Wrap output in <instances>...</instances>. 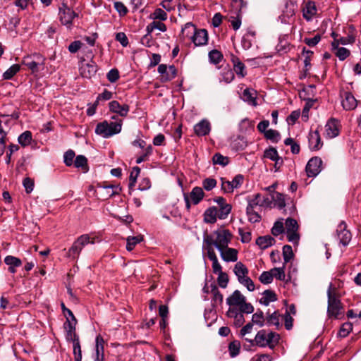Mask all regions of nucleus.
Instances as JSON below:
<instances>
[{
  "label": "nucleus",
  "instance_id": "f257e3e1",
  "mask_svg": "<svg viewBox=\"0 0 361 361\" xmlns=\"http://www.w3.org/2000/svg\"><path fill=\"white\" fill-rule=\"evenodd\" d=\"M231 238L232 234L226 229H219L210 235L204 234L203 249L213 248V246H215L218 250L226 248L231 243Z\"/></svg>",
  "mask_w": 361,
  "mask_h": 361
},
{
  "label": "nucleus",
  "instance_id": "f03ea898",
  "mask_svg": "<svg viewBox=\"0 0 361 361\" xmlns=\"http://www.w3.org/2000/svg\"><path fill=\"white\" fill-rule=\"evenodd\" d=\"M122 127V121H116L115 122H108L104 121L99 123L95 128V133L103 137H109L115 134L121 132Z\"/></svg>",
  "mask_w": 361,
  "mask_h": 361
},
{
  "label": "nucleus",
  "instance_id": "7ed1b4c3",
  "mask_svg": "<svg viewBox=\"0 0 361 361\" xmlns=\"http://www.w3.org/2000/svg\"><path fill=\"white\" fill-rule=\"evenodd\" d=\"M332 285L330 284L327 290L328 309L327 313L330 318L338 319L342 313V305L341 300L335 293L331 291Z\"/></svg>",
  "mask_w": 361,
  "mask_h": 361
},
{
  "label": "nucleus",
  "instance_id": "20e7f679",
  "mask_svg": "<svg viewBox=\"0 0 361 361\" xmlns=\"http://www.w3.org/2000/svg\"><path fill=\"white\" fill-rule=\"evenodd\" d=\"M45 59L39 54L25 56L22 63L31 71L32 73H37L44 67Z\"/></svg>",
  "mask_w": 361,
  "mask_h": 361
},
{
  "label": "nucleus",
  "instance_id": "39448f33",
  "mask_svg": "<svg viewBox=\"0 0 361 361\" xmlns=\"http://www.w3.org/2000/svg\"><path fill=\"white\" fill-rule=\"evenodd\" d=\"M89 243H94L93 240H90L89 235H81L74 241L72 246L68 249L67 257L73 259H78L82 248Z\"/></svg>",
  "mask_w": 361,
  "mask_h": 361
},
{
  "label": "nucleus",
  "instance_id": "423d86ee",
  "mask_svg": "<svg viewBox=\"0 0 361 361\" xmlns=\"http://www.w3.org/2000/svg\"><path fill=\"white\" fill-rule=\"evenodd\" d=\"M59 20L63 25L71 27L73 20L78 17V14L72 10L66 3H62L59 8Z\"/></svg>",
  "mask_w": 361,
  "mask_h": 361
},
{
  "label": "nucleus",
  "instance_id": "0eeeda50",
  "mask_svg": "<svg viewBox=\"0 0 361 361\" xmlns=\"http://www.w3.org/2000/svg\"><path fill=\"white\" fill-rule=\"evenodd\" d=\"M340 97L342 106L345 111H352L357 107L358 101L350 92L341 90Z\"/></svg>",
  "mask_w": 361,
  "mask_h": 361
},
{
  "label": "nucleus",
  "instance_id": "6e6552de",
  "mask_svg": "<svg viewBox=\"0 0 361 361\" xmlns=\"http://www.w3.org/2000/svg\"><path fill=\"white\" fill-rule=\"evenodd\" d=\"M322 160L320 157H314L311 158L305 167L307 176L315 177L322 170Z\"/></svg>",
  "mask_w": 361,
  "mask_h": 361
},
{
  "label": "nucleus",
  "instance_id": "1a4fd4ad",
  "mask_svg": "<svg viewBox=\"0 0 361 361\" xmlns=\"http://www.w3.org/2000/svg\"><path fill=\"white\" fill-rule=\"evenodd\" d=\"M344 221H341L337 226L336 235L340 244L347 246L351 240L352 235Z\"/></svg>",
  "mask_w": 361,
  "mask_h": 361
},
{
  "label": "nucleus",
  "instance_id": "9d476101",
  "mask_svg": "<svg viewBox=\"0 0 361 361\" xmlns=\"http://www.w3.org/2000/svg\"><path fill=\"white\" fill-rule=\"evenodd\" d=\"M221 189L224 192H232L235 188L240 187L243 182V176L238 174L236 175L231 181L226 180L225 178H221Z\"/></svg>",
  "mask_w": 361,
  "mask_h": 361
},
{
  "label": "nucleus",
  "instance_id": "9b49d317",
  "mask_svg": "<svg viewBox=\"0 0 361 361\" xmlns=\"http://www.w3.org/2000/svg\"><path fill=\"white\" fill-rule=\"evenodd\" d=\"M157 71L161 75V82L170 81L175 78L177 74V71L174 66H167L166 64H160Z\"/></svg>",
  "mask_w": 361,
  "mask_h": 361
},
{
  "label": "nucleus",
  "instance_id": "f8f14e48",
  "mask_svg": "<svg viewBox=\"0 0 361 361\" xmlns=\"http://www.w3.org/2000/svg\"><path fill=\"white\" fill-rule=\"evenodd\" d=\"M295 5L293 2H286L285 8L282 11L281 15L279 16V20L281 23H289L290 20L295 16Z\"/></svg>",
  "mask_w": 361,
  "mask_h": 361
},
{
  "label": "nucleus",
  "instance_id": "ddd939ff",
  "mask_svg": "<svg viewBox=\"0 0 361 361\" xmlns=\"http://www.w3.org/2000/svg\"><path fill=\"white\" fill-rule=\"evenodd\" d=\"M248 344H245L244 347L246 349L252 346L267 347L274 349L279 343V340H247Z\"/></svg>",
  "mask_w": 361,
  "mask_h": 361
},
{
  "label": "nucleus",
  "instance_id": "4468645a",
  "mask_svg": "<svg viewBox=\"0 0 361 361\" xmlns=\"http://www.w3.org/2000/svg\"><path fill=\"white\" fill-rule=\"evenodd\" d=\"M192 42L197 47L204 46L208 42V32L205 29H199L195 31L192 36Z\"/></svg>",
  "mask_w": 361,
  "mask_h": 361
},
{
  "label": "nucleus",
  "instance_id": "2eb2a0df",
  "mask_svg": "<svg viewBox=\"0 0 361 361\" xmlns=\"http://www.w3.org/2000/svg\"><path fill=\"white\" fill-rule=\"evenodd\" d=\"M109 110L118 114L121 117L127 116L130 107L128 104L121 105L118 101L114 100L109 104Z\"/></svg>",
  "mask_w": 361,
  "mask_h": 361
},
{
  "label": "nucleus",
  "instance_id": "dca6fc26",
  "mask_svg": "<svg viewBox=\"0 0 361 361\" xmlns=\"http://www.w3.org/2000/svg\"><path fill=\"white\" fill-rule=\"evenodd\" d=\"M245 300V297L242 295L238 290H236L232 295L227 298L226 304L229 305L230 307H240L242 303H244Z\"/></svg>",
  "mask_w": 361,
  "mask_h": 361
},
{
  "label": "nucleus",
  "instance_id": "f3484780",
  "mask_svg": "<svg viewBox=\"0 0 361 361\" xmlns=\"http://www.w3.org/2000/svg\"><path fill=\"white\" fill-rule=\"evenodd\" d=\"M302 11L303 18L307 21L312 20L313 17L317 14V8L314 2L312 1L305 2Z\"/></svg>",
  "mask_w": 361,
  "mask_h": 361
},
{
  "label": "nucleus",
  "instance_id": "a211bd4d",
  "mask_svg": "<svg viewBox=\"0 0 361 361\" xmlns=\"http://www.w3.org/2000/svg\"><path fill=\"white\" fill-rule=\"evenodd\" d=\"M325 133L328 138H334L338 136L339 134L338 121L335 118H331L325 126Z\"/></svg>",
  "mask_w": 361,
  "mask_h": 361
},
{
  "label": "nucleus",
  "instance_id": "6ab92c4d",
  "mask_svg": "<svg viewBox=\"0 0 361 361\" xmlns=\"http://www.w3.org/2000/svg\"><path fill=\"white\" fill-rule=\"evenodd\" d=\"M226 315L233 319V324L236 327L242 326L245 322L244 316L242 312H239L237 307H229L226 312Z\"/></svg>",
  "mask_w": 361,
  "mask_h": 361
},
{
  "label": "nucleus",
  "instance_id": "aec40b11",
  "mask_svg": "<svg viewBox=\"0 0 361 361\" xmlns=\"http://www.w3.org/2000/svg\"><path fill=\"white\" fill-rule=\"evenodd\" d=\"M211 125L207 119H202L195 125L194 132L197 136H205L209 133Z\"/></svg>",
  "mask_w": 361,
  "mask_h": 361
},
{
  "label": "nucleus",
  "instance_id": "412c9836",
  "mask_svg": "<svg viewBox=\"0 0 361 361\" xmlns=\"http://www.w3.org/2000/svg\"><path fill=\"white\" fill-rule=\"evenodd\" d=\"M222 259L225 262H236L238 260V251L234 248L228 247L219 250Z\"/></svg>",
  "mask_w": 361,
  "mask_h": 361
},
{
  "label": "nucleus",
  "instance_id": "4be33fe9",
  "mask_svg": "<svg viewBox=\"0 0 361 361\" xmlns=\"http://www.w3.org/2000/svg\"><path fill=\"white\" fill-rule=\"evenodd\" d=\"M4 262L8 266V271L11 274L16 272V268L22 265V261L14 256L8 255L4 258Z\"/></svg>",
  "mask_w": 361,
  "mask_h": 361
},
{
  "label": "nucleus",
  "instance_id": "5701e85b",
  "mask_svg": "<svg viewBox=\"0 0 361 361\" xmlns=\"http://www.w3.org/2000/svg\"><path fill=\"white\" fill-rule=\"evenodd\" d=\"M207 253L208 258L212 262V271L216 274L222 271V267L218 261L217 257L214 248L205 250Z\"/></svg>",
  "mask_w": 361,
  "mask_h": 361
},
{
  "label": "nucleus",
  "instance_id": "b1692460",
  "mask_svg": "<svg viewBox=\"0 0 361 361\" xmlns=\"http://www.w3.org/2000/svg\"><path fill=\"white\" fill-rule=\"evenodd\" d=\"M256 94L257 92L252 89L246 88L244 90L241 98L243 100L250 105L256 106Z\"/></svg>",
  "mask_w": 361,
  "mask_h": 361
},
{
  "label": "nucleus",
  "instance_id": "393cba45",
  "mask_svg": "<svg viewBox=\"0 0 361 361\" xmlns=\"http://www.w3.org/2000/svg\"><path fill=\"white\" fill-rule=\"evenodd\" d=\"M204 196V191L202 188L195 187L190 193V199L193 204H197L203 199Z\"/></svg>",
  "mask_w": 361,
  "mask_h": 361
},
{
  "label": "nucleus",
  "instance_id": "a878e982",
  "mask_svg": "<svg viewBox=\"0 0 361 361\" xmlns=\"http://www.w3.org/2000/svg\"><path fill=\"white\" fill-rule=\"evenodd\" d=\"M274 243L275 240L271 235L260 236L256 240V244L262 250L271 246Z\"/></svg>",
  "mask_w": 361,
  "mask_h": 361
},
{
  "label": "nucleus",
  "instance_id": "bb28decb",
  "mask_svg": "<svg viewBox=\"0 0 361 361\" xmlns=\"http://www.w3.org/2000/svg\"><path fill=\"white\" fill-rule=\"evenodd\" d=\"M255 32L252 30H248L242 37L241 45L245 50L249 49L252 45L253 39H255Z\"/></svg>",
  "mask_w": 361,
  "mask_h": 361
},
{
  "label": "nucleus",
  "instance_id": "cd10ccee",
  "mask_svg": "<svg viewBox=\"0 0 361 361\" xmlns=\"http://www.w3.org/2000/svg\"><path fill=\"white\" fill-rule=\"evenodd\" d=\"M233 272L237 276L238 280L241 281V279L247 276L248 269L244 264L241 262H238L234 266Z\"/></svg>",
  "mask_w": 361,
  "mask_h": 361
},
{
  "label": "nucleus",
  "instance_id": "c85d7f7f",
  "mask_svg": "<svg viewBox=\"0 0 361 361\" xmlns=\"http://www.w3.org/2000/svg\"><path fill=\"white\" fill-rule=\"evenodd\" d=\"M218 216V210L216 207H212L208 208L204 213V221L206 223L214 224Z\"/></svg>",
  "mask_w": 361,
  "mask_h": 361
},
{
  "label": "nucleus",
  "instance_id": "c756f323",
  "mask_svg": "<svg viewBox=\"0 0 361 361\" xmlns=\"http://www.w3.org/2000/svg\"><path fill=\"white\" fill-rule=\"evenodd\" d=\"M310 146L313 149H319L321 146V138L319 133L317 130L312 132L309 135Z\"/></svg>",
  "mask_w": 361,
  "mask_h": 361
},
{
  "label": "nucleus",
  "instance_id": "7c9ffc66",
  "mask_svg": "<svg viewBox=\"0 0 361 361\" xmlns=\"http://www.w3.org/2000/svg\"><path fill=\"white\" fill-rule=\"evenodd\" d=\"M263 296L259 300V302L264 305L267 306L271 302H274L277 300L276 293L271 290H266L262 293Z\"/></svg>",
  "mask_w": 361,
  "mask_h": 361
},
{
  "label": "nucleus",
  "instance_id": "2f4dec72",
  "mask_svg": "<svg viewBox=\"0 0 361 361\" xmlns=\"http://www.w3.org/2000/svg\"><path fill=\"white\" fill-rule=\"evenodd\" d=\"M76 322H73V319L67 318L66 322L64 323V329L67 333V338H77L75 333Z\"/></svg>",
  "mask_w": 361,
  "mask_h": 361
},
{
  "label": "nucleus",
  "instance_id": "473e14b6",
  "mask_svg": "<svg viewBox=\"0 0 361 361\" xmlns=\"http://www.w3.org/2000/svg\"><path fill=\"white\" fill-rule=\"evenodd\" d=\"M105 340H96L94 361H104V344Z\"/></svg>",
  "mask_w": 361,
  "mask_h": 361
},
{
  "label": "nucleus",
  "instance_id": "72a5a7b5",
  "mask_svg": "<svg viewBox=\"0 0 361 361\" xmlns=\"http://www.w3.org/2000/svg\"><path fill=\"white\" fill-rule=\"evenodd\" d=\"M197 28L192 23H187L181 30V34L183 38L192 39V36L194 35Z\"/></svg>",
  "mask_w": 361,
  "mask_h": 361
},
{
  "label": "nucleus",
  "instance_id": "f704fd0d",
  "mask_svg": "<svg viewBox=\"0 0 361 361\" xmlns=\"http://www.w3.org/2000/svg\"><path fill=\"white\" fill-rule=\"evenodd\" d=\"M6 116H2L1 118H0V156H1L5 150L6 148V133L3 128L2 126V122L4 121L3 119H6Z\"/></svg>",
  "mask_w": 361,
  "mask_h": 361
},
{
  "label": "nucleus",
  "instance_id": "c9c22d12",
  "mask_svg": "<svg viewBox=\"0 0 361 361\" xmlns=\"http://www.w3.org/2000/svg\"><path fill=\"white\" fill-rule=\"evenodd\" d=\"M143 240V238L142 235H137V236H129L126 239V250L128 251H132L135 245L138 243H140Z\"/></svg>",
  "mask_w": 361,
  "mask_h": 361
},
{
  "label": "nucleus",
  "instance_id": "e433bc0d",
  "mask_svg": "<svg viewBox=\"0 0 361 361\" xmlns=\"http://www.w3.org/2000/svg\"><path fill=\"white\" fill-rule=\"evenodd\" d=\"M211 293L212 294V301L214 305L221 304L223 302V295L220 293L216 286H211Z\"/></svg>",
  "mask_w": 361,
  "mask_h": 361
},
{
  "label": "nucleus",
  "instance_id": "4c0bfd02",
  "mask_svg": "<svg viewBox=\"0 0 361 361\" xmlns=\"http://www.w3.org/2000/svg\"><path fill=\"white\" fill-rule=\"evenodd\" d=\"M20 69L19 64H13L3 73L4 80H11Z\"/></svg>",
  "mask_w": 361,
  "mask_h": 361
},
{
  "label": "nucleus",
  "instance_id": "58836bf2",
  "mask_svg": "<svg viewBox=\"0 0 361 361\" xmlns=\"http://www.w3.org/2000/svg\"><path fill=\"white\" fill-rule=\"evenodd\" d=\"M240 343L238 340H233L228 345V351L231 357H235L239 354Z\"/></svg>",
  "mask_w": 361,
  "mask_h": 361
},
{
  "label": "nucleus",
  "instance_id": "ea45409f",
  "mask_svg": "<svg viewBox=\"0 0 361 361\" xmlns=\"http://www.w3.org/2000/svg\"><path fill=\"white\" fill-rule=\"evenodd\" d=\"M271 200L274 201V205L281 209L286 206L283 195L279 192H274L271 195Z\"/></svg>",
  "mask_w": 361,
  "mask_h": 361
},
{
  "label": "nucleus",
  "instance_id": "a19ab883",
  "mask_svg": "<svg viewBox=\"0 0 361 361\" xmlns=\"http://www.w3.org/2000/svg\"><path fill=\"white\" fill-rule=\"evenodd\" d=\"M246 214L249 221L251 223H257L261 221V216L255 210L254 208L247 207Z\"/></svg>",
  "mask_w": 361,
  "mask_h": 361
},
{
  "label": "nucleus",
  "instance_id": "79ce46f5",
  "mask_svg": "<svg viewBox=\"0 0 361 361\" xmlns=\"http://www.w3.org/2000/svg\"><path fill=\"white\" fill-rule=\"evenodd\" d=\"M95 73L96 67L94 65L85 64L81 68V75L84 78H91Z\"/></svg>",
  "mask_w": 361,
  "mask_h": 361
},
{
  "label": "nucleus",
  "instance_id": "37998d69",
  "mask_svg": "<svg viewBox=\"0 0 361 361\" xmlns=\"http://www.w3.org/2000/svg\"><path fill=\"white\" fill-rule=\"evenodd\" d=\"M208 56L209 61L214 64L219 63L223 59V54L216 49L210 51Z\"/></svg>",
  "mask_w": 361,
  "mask_h": 361
},
{
  "label": "nucleus",
  "instance_id": "c03bdc74",
  "mask_svg": "<svg viewBox=\"0 0 361 361\" xmlns=\"http://www.w3.org/2000/svg\"><path fill=\"white\" fill-rule=\"evenodd\" d=\"M214 164H219L221 166H226L229 162L228 157H224L220 153H216L212 158Z\"/></svg>",
  "mask_w": 361,
  "mask_h": 361
},
{
  "label": "nucleus",
  "instance_id": "a18cd8bd",
  "mask_svg": "<svg viewBox=\"0 0 361 361\" xmlns=\"http://www.w3.org/2000/svg\"><path fill=\"white\" fill-rule=\"evenodd\" d=\"M293 256L292 247L289 245H284L283 247L284 264L289 262L293 259Z\"/></svg>",
  "mask_w": 361,
  "mask_h": 361
},
{
  "label": "nucleus",
  "instance_id": "49530a36",
  "mask_svg": "<svg viewBox=\"0 0 361 361\" xmlns=\"http://www.w3.org/2000/svg\"><path fill=\"white\" fill-rule=\"evenodd\" d=\"M18 142L23 147L27 146L32 140V133L30 131L23 133L18 137Z\"/></svg>",
  "mask_w": 361,
  "mask_h": 361
},
{
  "label": "nucleus",
  "instance_id": "de8ad7c7",
  "mask_svg": "<svg viewBox=\"0 0 361 361\" xmlns=\"http://www.w3.org/2000/svg\"><path fill=\"white\" fill-rule=\"evenodd\" d=\"M150 18L153 20H166L167 19V14L162 8H157L150 15Z\"/></svg>",
  "mask_w": 361,
  "mask_h": 361
},
{
  "label": "nucleus",
  "instance_id": "09e8293b",
  "mask_svg": "<svg viewBox=\"0 0 361 361\" xmlns=\"http://www.w3.org/2000/svg\"><path fill=\"white\" fill-rule=\"evenodd\" d=\"M264 137L273 142H278L280 140V133L276 130L269 129L265 132Z\"/></svg>",
  "mask_w": 361,
  "mask_h": 361
},
{
  "label": "nucleus",
  "instance_id": "8fccbe9b",
  "mask_svg": "<svg viewBox=\"0 0 361 361\" xmlns=\"http://www.w3.org/2000/svg\"><path fill=\"white\" fill-rule=\"evenodd\" d=\"M352 329H353L352 324L350 322H345L340 328V330H339L338 334L340 337L345 338L348 336V334L352 331Z\"/></svg>",
  "mask_w": 361,
  "mask_h": 361
},
{
  "label": "nucleus",
  "instance_id": "3c124183",
  "mask_svg": "<svg viewBox=\"0 0 361 361\" xmlns=\"http://www.w3.org/2000/svg\"><path fill=\"white\" fill-rule=\"evenodd\" d=\"M231 205L227 203L220 207L219 210L218 211V217L220 219H225L227 218L228 214L231 211Z\"/></svg>",
  "mask_w": 361,
  "mask_h": 361
},
{
  "label": "nucleus",
  "instance_id": "603ef678",
  "mask_svg": "<svg viewBox=\"0 0 361 361\" xmlns=\"http://www.w3.org/2000/svg\"><path fill=\"white\" fill-rule=\"evenodd\" d=\"M286 233L287 232H293L298 231V224L296 220L292 218H288L285 223Z\"/></svg>",
  "mask_w": 361,
  "mask_h": 361
},
{
  "label": "nucleus",
  "instance_id": "864d4df0",
  "mask_svg": "<svg viewBox=\"0 0 361 361\" xmlns=\"http://www.w3.org/2000/svg\"><path fill=\"white\" fill-rule=\"evenodd\" d=\"M273 277L274 276L276 279L280 281H284L286 279L285 274V264L282 267L274 268L271 269Z\"/></svg>",
  "mask_w": 361,
  "mask_h": 361
},
{
  "label": "nucleus",
  "instance_id": "5fc2aeb1",
  "mask_svg": "<svg viewBox=\"0 0 361 361\" xmlns=\"http://www.w3.org/2000/svg\"><path fill=\"white\" fill-rule=\"evenodd\" d=\"M73 354L75 361L82 360V352L79 340H73Z\"/></svg>",
  "mask_w": 361,
  "mask_h": 361
},
{
  "label": "nucleus",
  "instance_id": "6e6d98bb",
  "mask_svg": "<svg viewBox=\"0 0 361 361\" xmlns=\"http://www.w3.org/2000/svg\"><path fill=\"white\" fill-rule=\"evenodd\" d=\"M140 172V169L138 166H135L133 169V171H131L129 177V188H132L135 186L137 178Z\"/></svg>",
  "mask_w": 361,
  "mask_h": 361
},
{
  "label": "nucleus",
  "instance_id": "4d7b16f0",
  "mask_svg": "<svg viewBox=\"0 0 361 361\" xmlns=\"http://www.w3.org/2000/svg\"><path fill=\"white\" fill-rule=\"evenodd\" d=\"M75 157V152L73 150L69 149V150L66 151L63 155V159H64L63 161H64L65 164L67 166H72L73 164L74 163L73 159H74Z\"/></svg>",
  "mask_w": 361,
  "mask_h": 361
},
{
  "label": "nucleus",
  "instance_id": "13d9d810",
  "mask_svg": "<svg viewBox=\"0 0 361 361\" xmlns=\"http://www.w3.org/2000/svg\"><path fill=\"white\" fill-rule=\"evenodd\" d=\"M248 204L247 207H251V208H255L256 207H262V202H261V195L259 193L255 194L254 197L252 199H248Z\"/></svg>",
  "mask_w": 361,
  "mask_h": 361
},
{
  "label": "nucleus",
  "instance_id": "bf43d9fd",
  "mask_svg": "<svg viewBox=\"0 0 361 361\" xmlns=\"http://www.w3.org/2000/svg\"><path fill=\"white\" fill-rule=\"evenodd\" d=\"M216 274H218L217 281L219 286L223 288H226L228 283V276L227 274L221 271Z\"/></svg>",
  "mask_w": 361,
  "mask_h": 361
},
{
  "label": "nucleus",
  "instance_id": "052dcab7",
  "mask_svg": "<svg viewBox=\"0 0 361 361\" xmlns=\"http://www.w3.org/2000/svg\"><path fill=\"white\" fill-rule=\"evenodd\" d=\"M87 165V159L83 155H78L74 161V166L76 168L86 169Z\"/></svg>",
  "mask_w": 361,
  "mask_h": 361
},
{
  "label": "nucleus",
  "instance_id": "680f3d73",
  "mask_svg": "<svg viewBox=\"0 0 361 361\" xmlns=\"http://www.w3.org/2000/svg\"><path fill=\"white\" fill-rule=\"evenodd\" d=\"M259 279L263 284L271 283L273 281V274L271 273V270L270 271H263Z\"/></svg>",
  "mask_w": 361,
  "mask_h": 361
},
{
  "label": "nucleus",
  "instance_id": "e2e57ef3",
  "mask_svg": "<svg viewBox=\"0 0 361 361\" xmlns=\"http://www.w3.org/2000/svg\"><path fill=\"white\" fill-rule=\"evenodd\" d=\"M216 185V180L212 178H207L203 180L202 187L207 191L212 190Z\"/></svg>",
  "mask_w": 361,
  "mask_h": 361
},
{
  "label": "nucleus",
  "instance_id": "0e129e2a",
  "mask_svg": "<svg viewBox=\"0 0 361 361\" xmlns=\"http://www.w3.org/2000/svg\"><path fill=\"white\" fill-rule=\"evenodd\" d=\"M335 54L339 60L344 61L350 56V51L346 48L340 47L336 50Z\"/></svg>",
  "mask_w": 361,
  "mask_h": 361
},
{
  "label": "nucleus",
  "instance_id": "69168bd1",
  "mask_svg": "<svg viewBox=\"0 0 361 361\" xmlns=\"http://www.w3.org/2000/svg\"><path fill=\"white\" fill-rule=\"evenodd\" d=\"M221 75L223 80L226 83H230L232 82L235 77L233 71L230 68L224 69Z\"/></svg>",
  "mask_w": 361,
  "mask_h": 361
},
{
  "label": "nucleus",
  "instance_id": "338daca9",
  "mask_svg": "<svg viewBox=\"0 0 361 361\" xmlns=\"http://www.w3.org/2000/svg\"><path fill=\"white\" fill-rule=\"evenodd\" d=\"M264 157L273 161L277 159L279 156L276 149L274 147H269L264 151Z\"/></svg>",
  "mask_w": 361,
  "mask_h": 361
},
{
  "label": "nucleus",
  "instance_id": "774afa93",
  "mask_svg": "<svg viewBox=\"0 0 361 361\" xmlns=\"http://www.w3.org/2000/svg\"><path fill=\"white\" fill-rule=\"evenodd\" d=\"M242 285L245 286L249 291H253L255 290V284L249 276H245L241 279V281H238Z\"/></svg>",
  "mask_w": 361,
  "mask_h": 361
}]
</instances>
